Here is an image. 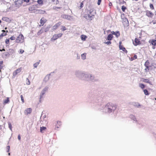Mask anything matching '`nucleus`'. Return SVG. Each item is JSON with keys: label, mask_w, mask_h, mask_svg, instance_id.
I'll return each instance as SVG.
<instances>
[{"label": "nucleus", "mask_w": 156, "mask_h": 156, "mask_svg": "<svg viewBox=\"0 0 156 156\" xmlns=\"http://www.w3.org/2000/svg\"><path fill=\"white\" fill-rule=\"evenodd\" d=\"M97 91L96 90L91 91L88 95L89 101L90 103L95 104V105L102 106L103 113L108 114L113 113L117 108V106L115 104L111 102L108 103L104 107V102L105 101L104 97L105 93L103 92L101 95H98Z\"/></svg>", "instance_id": "obj_1"}, {"label": "nucleus", "mask_w": 156, "mask_h": 156, "mask_svg": "<svg viewBox=\"0 0 156 156\" xmlns=\"http://www.w3.org/2000/svg\"><path fill=\"white\" fill-rule=\"evenodd\" d=\"M75 75L77 77L82 80L92 82L99 81V79L95 77L94 76L90 74H86L81 71H76L75 72Z\"/></svg>", "instance_id": "obj_2"}, {"label": "nucleus", "mask_w": 156, "mask_h": 156, "mask_svg": "<svg viewBox=\"0 0 156 156\" xmlns=\"http://www.w3.org/2000/svg\"><path fill=\"white\" fill-rule=\"evenodd\" d=\"M24 40V37L23 35L20 34L17 37L16 40V42L17 43H22Z\"/></svg>", "instance_id": "obj_3"}, {"label": "nucleus", "mask_w": 156, "mask_h": 156, "mask_svg": "<svg viewBox=\"0 0 156 156\" xmlns=\"http://www.w3.org/2000/svg\"><path fill=\"white\" fill-rule=\"evenodd\" d=\"M121 18L122 20V22L124 27L129 26V22L128 19L125 17L122 18V16H121Z\"/></svg>", "instance_id": "obj_4"}, {"label": "nucleus", "mask_w": 156, "mask_h": 156, "mask_svg": "<svg viewBox=\"0 0 156 156\" xmlns=\"http://www.w3.org/2000/svg\"><path fill=\"white\" fill-rule=\"evenodd\" d=\"M63 34L61 33L58 34H54L53 37L51 39V41H54L57 40L58 38H60L62 37Z\"/></svg>", "instance_id": "obj_5"}, {"label": "nucleus", "mask_w": 156, "mask_h": 156, "mask_svg": "<svg viewBox=\"0 0 156 156\" xmlns=\"http://www.w3.org/2000/svg\"><path fill=\"white\" fill-rule=\"evenodd\" d=\"M48 87L47 86L45 87L41 91L40 95V102H41V99L43 98V96L45 94L46 91L48 90Z\"/></svg>", "instance_id": "obj_6"}, {"label": "nucleus", "mask_w": 156, "mask_h": 156, "mask_svg": "<svg viewBox=\"0 0 156 156\" xmlns=\"http://www.w3.org/2000/svg\"><path fill=\"white\" fill-rule=\"evenodd\" d=\"M141 43L140 40L137 38L135 39L134 41H133V44L135 46H136L138 45L141 44Z\"/></svg>", "instance_id": "obj_7"}, {"label": "nucleus", "mask_w": 156, "mask_h": 156, "mask_svg": "<svg viewBox=\"0 0 156 156\" xmlns=\"http://www.w3.org/2000/svg\"><path fill=\"white\" fill-rule=\"evenodd\" d=\"M23 0H16L14 2V3L16 6L18 8H19L20 6L23 3Z\"/></svg>", "instance_id": "obj_8"}, {"label": "nucleus", "mask_w": 156, "mask_h": 156, "mask_svg": "<svg viewBox=\"0 0 156 156\" xmlns=\"http://www.w3.org/2000/svg\"><path fill=\"white\" fill-rule=\"evenodd\" d=\"M122 42L120 41L119 42V48L120 50H122L126 54L128 52L127 51L126 49V48L121 45Z\"/></svg>", "instance_id": "obj_9"}, {"label": "nucleus", "mask_w": 156, "mask_h": 156, "mask_svg": "<svg viewBox=\"0 0 156 156\" xmlns=\"http://www.w3.org/2000/svg\"><path fill=\"white\" fill-rule=\"evenodd\" d=\"M141 81L143 82L149 84L150 85H153L152 82L150 80L147 79H145L142 78H141Z\"/></svg>", "instance_id": "obj_10"}, {"label": "nucleus", "mask_w": 156, "mask_h": 156, "mask_svg": "<svg viewBox=\"0 0 156 156\" xmlns=\"http://www.w3.org/2000/svg\"><path fill=\"white\" fill-rule=\"evenodd\" d=\"M129 118L133 120V123H137L138 121L136 120L135 115L133 114H130L129 115Z\"/></svg>", "instance_id": "obj_11"}, {"label": "nucleus", "mask_w": 156, "mask_h": 156, "mask_svg": "<svg viewBox=\"0 0 156 156\" xmlns=\"http://www.w3.org/2000/svg\"><path fill=\"white\" fill-rule=\"evenodd\" d=\"M146 15L149 17L152 18L154 14L150 11L147 10L146 11Z\"/></svg>", "instance_id": "obj_12"}, {"label": "nucleus", "mask_w": 156, "mask_h": 156, "mask_svg": "<svg viewBox=\"0 0 156 156\" xmlns=\"http://www.w3.org/2000/svg\"><path fill=\"white\" fill-rule=\"evenodd\" d=\"M22 70V68L21 67L15 70L13 73V76L14 77L18 73H20Z\"/></svg>", "instance_id": "obj_13"}, {"label": "nucleus", "mask_w": 156, "mask_h": 156, "mask_svg": "<svg viewBox=\"0 0 156 156\" xmlns=\"http://www.w3.org/2000/svg\"><path fill=\"white\" fill-rule=\"evenodd\" d=\"M131 105H133L135 107L137 108H140L141 107V105L138 102H133L132 103Z\"/></svg>", "instance_id": "obj_14"}, {"label": "nucleus", "mask_w": 156, "mask_h": 156, "mask_svg": "<svg viewBox=\"0 0 156 156\" xmlns=\"http://www.w3.org/2000/svg\"><path fill=\"white\" fill-rule=\"evenodd\" d=\"M61 16L63 19H67L68 20H70L72 17L71 16L67 15L65 14L62 15Z\"/></svg>", "instance_id": "obj_15"}, {"label": "nucleus", "mask_w": 156, "mask_h": 156, "mask_svg": "<svg viewBox=\"0 0 156 156\" xmlns=\"http://www.w3.org/2000/svg\"><path fill=\"white\" fill-rule=\"evenodd\" d=\"M34 12L36 13V14L40 13L44 14L45 13L46 11L45 10H43L41 9H36V11H35Z\"/></svg>", "instance_id": "obj_16"}, {"label": "nucleus", "mask_w": 156, "mask_h": 156, "mask_svg": "<svg viewBox=\"0 0 156 156\" xmlns=\"http://www.w3.org/2000/svg\"><path fill=\"white\" fill-rule=\"evenodd\" d=\"M149 43H150L152 45L156 46V40L151 39L149 41Z\"/></svg>", "instance_id": "obj_17"}, {"label": "nucleus", "mask_w": 156, "mask_h": 156, "mask_svg": "<svg viewBox=\"0 0 156 156\" xmlns=\"http://www.w3.org/2000/svg\"><path fill=\"white\" fill-rule=\"evenodd\" d=\"M32 110V109L31 108H27L25 110L24 113L25 114L27 115L31 112Z\"/></svg>", "instance_id": "obj_18"}, {"label": "nucleus", "mask_w": 156, "mask_h": 156, "mask_svg": "<svg viewBox=\"0 0 156 156\" xmlns=\"http://www.w3.org/2000/svg\"><path fill=\"white\" fill-rule=\"evenodd\" d=\"M38 5V4H36V5H32V6L30 7L28 9L30 11H32L35 10V11H36V9H35V8L36 7H37Z\"/></svg>", "instance_id": "obj_19"}, {"label": "nucleus", "mask_w": 156, "mask_h": 156, "mask_svg": "<svg viewBox=\"0 0 156 156\" xmlns=\"http://www.w3.org/2000/svg\"><path fill=\"white\" fill-rule=\"evenodd\" d=\"M2 20H3V21H6V22H8V23H10L11 22V20L9 19L6 17H3Z\"/></svg>", "instance_id": "obj_20"}, {"label": "nucleus", "mask_w": 156, "mask_h": 156, "mask_svg": "<svg viewBox=\"0 0 156 156\" xmlns=\"http://www.w3.org/2000/svg\"><path fill=\"white\" fill-rule=\"evenodd\" d=\"M10 55H12L15 52V50L13 49H9L8 50H7Z\"/></svg>", "instance_id": "obj_21"}, {"label": "nucleus", "mask_w": 156, "mask_h": 156, "mask_svg": "<svg viewBox=\"0 0 156 156\" xmlns=\"http://www.w3.org/2000/svg\"><path fill=\"white\" fill-rule=\"evenodd\" d=\"M61 22H58V23L56 24L53 26V30H55L57 29V28L60 26V25Z\"/></svg>", "instance_id": "obj_22"}, {"label": "nucleus", "mask_w": 156, "mask_h": 156, "mask_svg": "<svg viewBox=\"0 0 156 156\" xmlns=\"http://www.w3.org/2000/svg\"><path fill=\"white\" fill-rule=\"evenodd\" d=\"M113 37V35H112V34H110L108 35L107 39L108 41H110L112 40Z\"/></svg>", "instance_id": "obj_23"}, {"label": "nucleus", "mask_w": 156, "mask_h": 156, "mask_svg": "<svg viewBox=\"0 0 156 156\" xmlns=\"http://www.w3.org/2000/svg\"><path fill=\"white\" fill-rule=\"evenodd\" d=\"M46 129V127L45 126L41 127L40 128V132L41 133H44V131Z\"/></svg>", "instance_id": "obj_24"}, {"label": "nucleus", "mask_w": 156, "mask_h": 156, "mask_svg": "<svg viewBox=\"0 0 156 156\" xmlns=\"http://www.w3.org/2000/svg\"><path fill=\"white\" fill-rule=\"evenodd\" d=\"M139 86L143 90H144V88H145L146 85L142 83H140L139 84Z\"/></svg>", "instance_id": "obj_25"}, {"label": "nucleus", "mask_w": 156, "mask_h": 156, "mask_svg": "<svg viewBox=\"0 0 156 156\" xmlns=\"http://www.w3.org/2000/svg\"><path fill=\"white\" fill-rule=\"evenodd\" d=\"M50 77L48 76V75H47L44 78L43 81L45 82H47L49 79Z\"/></svg>", "instance_id": "obj_26"}, {"label": "nucleus", "mask_w": 156, "mask_h": 156, "mask_svg": "<svg viewBox=\"0 0 156 156\" xmlns=\"http://www.w3.org/2000/svg\"><path fill=\"white\" fill-rule=\"evenodd\" d=\"M87 38V37L85 35L83 34L81 36V39L83 41H85Z\"/></svg>", "instance_id": "obj_27"}, {"label": "nucleus", "mask_w": 156, "mask_h": 156, "mask_svg": "<svg viewBox=\"0 0 156 156\" xmlns=\"http://www.w3.org/2000/svg\"><path fill=\"white\" fill-rule=\"evenodd\" d=\"M9 98L8 97H7L3 101V104H7L9 102Z\"/></svg>", "instance_id": "obj_28"}, {"label": "nucleus", "mask_w": 156, "mask_h": 156, "mask_svg": "<svg viewBox=\"0 0 156 156\" xmlns=\"http://www.w3.org/2000/svg\"><path fill=\"white\" fill-rule=\"evenodd\" d=\"M51 25H48L44 29V31L45 32H47L49 30L50 28H51Z\"/></svg>", "instance_id": "obj_29"}, {"label": "nucleus", "mask_w": 156, "mask_h": 156, "mask_svg": "<svg viewBox=\"0 0 156 156\" xmlns=\"http://www.w3.org/2000/svg\"><path fill=\"white\" fill-rule=\"evenodd\" d=\"M44 17H42L40 20V22L41 23V24L42 26H43L44 24V23H45L46 22V21H44Z\"/></svg>", "instance_id": "obj_30"}, {"label": "nucleus", "mask_w": 156, "mask_h": 156, "mask_svg": "<svg viewBox=\"0 0 156 156\" xmlns=\"http://www.w3.org/2000/svg\"><path fill=\"white\" fill-rule=\"evenodd\" d=\"M144 94L146 95H149L150 93L148 91L147 89H145L143 90Z\"/></svg>", "instance_id": "obj_31"}, {"label": "nucleus", "mask_w": 156, "mask_h": 156, "mask_svg": "<svg viewBox=\"0 0 156 156\" xmlns=\"http://www.w3.org/2000/svg\"><path fill=\"white\" fill-rule=\"evenodd\" d=\"M115 35L116 37H118L120 36V33L119 31L117 30L115 32Z\"/></svg>", "instance_id": "obj_32"}, {"label": "nucleus", "mask_w": 156, "mask_h": 156, "mask_svg": "<svg viewBox=\"0 0 156 156\" xmlns=\"http://www.w3.org/2000/svg\"><path fill=\"white\" fill-rule=\"evenodd\" d=\"M86 53H84L81 55V57L82 59L83 60H85L86 58Z\"/></svg>", "instance_id": "obj_33"}, {"label": "nucleus", "mask_w": 156, "mask_h": 156, "mask_svg": "<svg viewBox=\"0 0 156 156\" xmlns=\"http://www.w3.org/2000/svg\"><path fill=\"white\" fill-rule=\"evenodd\" d=\"M57 124L58 125L56 124V127L57 128H59L60 127V126L61 125V122L59 121H58L57 122Z\"/></svg>", "instance_id": "obj_34"}, {"label": "nucleus", "mask_w": 156, "mask_h": 156, "mask_svg": "<svg viewBox=\"0 0 156 156\" xmlns=\"http://www.w3.org/2000/svg\"><path fill=\"white\" fill-rule=\"evenodd\" d=\"M90 15L91 14H88L87 15V16H88V19H90V21L92 20L93 16H94V15H91V16H90Z\"/></svg>", "instance_id": "obj_35"}, {"label": "nucleus", "mask_w": 156, "mask_h": 156, "mask_svg": "<svg viewBox=\"0 0 156 156\" xmlns=\"http://www.w3.org/2000/svg\"><path fill=\"white\" fill-rule=\"evenodd\" d=\"M151 70H154V71L156 73V64H155V66H153V67L152 66Z\"/></svg>", "instance_id": "obj_36"}, {"label": "nucleus", "mask_w": 156, "mask_h": 156, "mask_svg": "<svg viewBox=\"0 0 156 156\" xmlns=\"http://www.w3.org/2000/svg\"><path fill=\"white\" fill-rule=\"evenodd\" d=\"M8 124L9 128L12 131V126L11 123L10 122H8Z\"/></svg>", "instance_id": "obj_37"}, {"label": "nucleus", "mask_w": 156, "mask_h": 156, "mask_svg": "<svg viewBox=\"0 0 156 156\" xmlns=\"http://www.w3.org/2000/svg\"><path fill=\"white\" fill-rule=\"evenodd\" d=\"M121 9L123 12H125V10L127 9V7L124 5H122L121 7Z\"/></svg>", "instance_id": "obj_38"}, {"label": "nucleus", "mask_w": 156, "mask_h": 156, "mask_svg": "<svg viewBox=\"0 0 156 156\" xmlns=\"http://www.w3.org/2000/svg\"><path fill=\"white\" fill-rule=\"evenodd\" d=\"M37 2L38 4L40 5H42L43 4L42 0H38Z\"/></svg>", "instance_id": "obj_39"}, {"label": "nucleus", "mask_w": 156, "mask_h": 156, "mask_svg": "<svg viewBox=\"0 0 156 156\" xmlns=\"http://www.w3.org/2000/svg\"><path fill=\"white\" fill-rule=\"evenodd\" d=\"M41 61V60H40L39 62H36L35 63H34V66L35 68H37V66L40 63V62Z\"/></svg>", "instance_id": "obj_40"}, {"label": "nucleus", "mask_w": 156, "mask_h": 156, "mask_svg": "<svg viewBox=\"0 0 156 156\" xmlns=\"http://www.w3.org/2000/svg\"><path fill=\"white\" fill-rule=\"evenodd\" d=\"M62 28H61V30L62 31H64L66 30V27L64 26H61Z\"/></svg>", "instance_id": "obj_41"}, {"label": "nucleus", "mask_w": 156, "mask_h": 156, "mask_svg": "<svg viewBox=\"0 0 156 156\" xmlns=\"http://www.w3.org/2000/svg\"><path fill=\"white\" fill-rule=\"evenodd\" d=\"M3 54H4L5 56V57H9L10 55L8 51L6 52L5 53H3Z\"/></svg>", "instance_id": "obj_42"}, {"label": "nucleus", "mask_w": 156, "mask_h": 156, "mask_svg": "<svg viewBox=\"0 0 156 156\" xmlns=\"http://www.w3.org/2000/svg\"><path fill=\"white\" fill-rule=\"evenodd\" d=\"M10 39H6L5 41V43L6 44H8L9 43Z\"/></svg>", "instance_id": "obj_43"}, {"label": "nucleus", "mask_w": 156, "mask_h": 156, "mask_svg": "<svg viewBox=\"0 0 156 156\" xmlns=\"http://www.w3.org/2000/svg\"><path fill=\"white\" fill-rule=\"evenodd\" d=\"M149 63H149V61L148 60H147V61H146V62H145L144 64V66H148Z\"/></svg>", "instance_id": "obj_44"}, {"label": "nucleus", "mask_w": 156, "mask_h": 156, "mask_svg": "<svg viewBox=\"0 0 156 156\" xmlns=\"http://www.w3.org/2000/svg\"><path fill=\"white\" fill-rule=\"evenodd\" d=\"M145 67H146V69H148V71H149V70H151V68L152 66H145Z\"/></svg>", "instance_id": "obj_45"}, {"label": "nucleus", "mask_w": 156, "mask_h": 156, "mask_svg": "<svg viewBox=\"0 0 156 156\" xmlns=\"http://www.w3.org/2000/svg\"><path fill=\"white\" fill-rule=\"evenodd\" d=\"M83 5H84V4H83V1L81 3H80V5L79 7L80 8V9H81L82 8H83Z\"/></svg>", "instance_id": "obj_46"}, {"label": "nucleus", "mask_w": 156, "mask_h": 156, "mask_svg": "<svg viewBox=\"0 0 156 156\" xmlns=\"http://www.w3.org/2000/svg\"><path fill=\"white\" fill-rule=\"evenodd\" d=\"M3 63V61H0V69H2V68L3 67V66H2Z\"/></svg>", "instance_id": "obj_47"}, {"label": "nucleus", "mask_w": 156, "mask_h": 156, "mask_svg": "<svg viewBox=\"0 0 156 156\" xmlns=\"http://www.w3.org/2000/svg\"><path fill=\"white\" fill-rule=\"evenodd\" d=\"M26 81H27L26 83L28 85H30V82L29 79L27 78H26Z\"/></svg>", "instance_id": "obj_48"}, {"label": "nucleus", "mask_w": 156, "mask_h": 156, "mask_svg": "<svg viewBox=\"0 0 156 156\" xmlns=\"http://www.w3.org/2000/svg\"><path fill=\"white\" fill-rule=\"evenodd\" d=\"M150 8L152 9H154V7L153 6V5L152 4L150 3Z\"/></svg>", "instance_id": "obj_49"}, {"label": "nucleus", "mask_w": 156, "mask_h": 156, "mask_svg": "<svg viewBox=\"0 0 156 156\" xmlns=\"http://www.w3.org/2000/svg\"><path fill=\"white\" fill-rule=\"evenodd\" d=\"M10 39L11 40H14L16 38L14 36H11L10 38Z\"/></svg>", "instance_id": "obj_50"}, {"label": "nucleus", "mask_w": 156, "mask_h": 156, "mask_svg": "<svg viewBox=\"0 0 156 156\" xmlns=\"http://www.w3.org/2000/svg\"><path fill=\"white\" fill-rule=\"evenodd\" d=\"M126 2L125 1H124L123 0L122 2H120V1H119V4L120 5H123L124 4H126Z\"/></svg>", "instance_id": "obj_51"}, {"label": "nucleus", "mask_w": 156, "mask_h": 156, "mask_svg": "<svg viewBox=\"0 0 156 156\" xmlns=\"http://www.w3.org/2000/svg\"><path fill=\"white\" fill-rule=\"evenodd\" d=\"M30 1H32V2L28 4V5H30L31 4H34L35 3V2H36V1L34 0H30Z\"/></svg>", "instance_id": "obj_52"}, {"label": "nucleus", "mask_w": 156, "mask_h": 156, "mask_svg": "<svg viewBox=\"0 0 156 156\" xmlns=\"http://www.w3.org/2000/svg\"><path fill=\"white\" fill-rule=\"evenodd\" d=\"M6 149H7V152H9V151H10V146L8 145L6 147Z\"/></svg>", "instance_id": "obj_53"}, {"label": "nucleus", "mask_w": 156, "mask_h": 156, "mask_svg": "<svg viewBox=\"0 0 156 156\" xmlns=\"http://www.w3.org/2000/svg\"><path fill=\"white\" fill-rule=\"evenodd\" d=\"M112 42L111 41H109L107 42H105V43L107 44V45H110L111 44Z\"/></svg>", "instance_id": "obj_54"}, {"label": "nucleus", "mask_w": 156, "mask_h": 156, "mask_svg": "<svg viewBox=\"0 0 156 156\" xmlns=\"http://www.w3.org/2000/svg\"><path fill=\"white\" fill-rule=\"evenodd\" d=\"M20 98H21V101H22V102H24V100L23 99V96L22 95H20Z\"/></svg>", "instance_id": "obj_55"}, {"label": "nucleus", "mask_w": 156, "mask_h": 156, "mask_svg": "<svg viewBox=\"0 0 156 156\" xmlns=\"http://www.w3.org/2000/svg\"><path fill=\"white\" fill-rule=\"evenodd\" d=\"M61 8V7H59L57 6H55L53 7V9H55L56 10H57V9H60Z\"/></svg>", "instance_id": "obj_56"}, {"label": "nucleus", "mask_w": 156, "mask_h": 156, "mask_svg": "<svg viewBox=\"0 0 156 156\" xmlns=\"http://www.w3.org/2000/svg\"><path fill=\"white\" fill-rule=\"evenodd\" d=\"M7 35V34L6 33H2L1 35L2 37H4V36H5L6 35Z\"/></svg>", "instance_id": "obj_57"}, {"label": "nucleus", "mask_w": 156, "mask_h": 156, "mask_svg": "<svg viewBox=\"0 0 156 156\" xmlns=\"http://www.w3.org/2000/svg\"><path fill=\"white\" fill-rule=\"evenodd\" d=\"M101 2V0H98L97 4L98 5H100Z\"/></svg>", "instance_id": "obj_58"}, {"label": "nucleus", "mask_w": 156, "mask_h": 156, "mask_svg": "<svg viewBox=\"0 0 156 156\" xmlns=\"http://www.w3.org/2000/svg\"><path fill=\"white\" fill-rule=\"evenodd\" d=\"M24 50H23L22 49H20V53L21 54H23L24 52Z\"/></svg>", "instance_id": "obj_59"}, {"label": "nucleus", "mask_w": 156, "mask_h": 156, "mask_svg": "<svg viewBox=\"0 0 156 156\" xmlns=\"http://www.w3.org/2000/svg\"><path fill=\"white\" fill-rule=\"evenodd\" d=\"M23 1L24 2H26L27 3L30 2V0H23Z\"/></svg>", "instance_id": "obj_60"}, {"label": "nucleus", "mask_w": 156, "mask_h": 156, "mask_svg": "<svg viewBox=\"0 0 156 156\" xmlns=\"http://www.w3.org/2000/svg\"><path fill=\"white\" fill-rule=\"evenodd\" d=\"M80 55H79L78 53L77 54V59H80Z\"/></svg>", "instance_id": "obj_61"}, {"label": "nucleus", "mask_w": 156, "mask_h": 156, "mask_svg": "<svg viewBox=\"0 0 156 156\" xmlns=\"http://www.w3.org/2000/svg\"><path fill=\"white\" fill-rule=\"evenodd\" d=\"M112 5V3L111 2H110L108 4V6L110 7V8H111V6Z\"/></svg>", "instance_id": "obj_62"}, {"label": "nucleus", "mask_w": 156, "mask_h": 156, "mask_svg": "<svg viewBox=\"0 0 156 156\" xmlns=\"http://www.w3.org/2000/svg\"><path fill=\"white\" fill-rule=\"evenodd\" d=\"M133 59H137V56L136 55H134V56L133 57Z\"/></svg>", "instance_id": "obj_63"}, {"label": "nucleus", "mask_w": 156, "mask_h": 156, "mask_svg": "<svg viewBox=\"0 0 156 156\" xmlns=\"http://www.w3.org/2000/svg\"><path fill=\"white\" fill-rule=\"evenodd\" d=\"M87 14H85L84 16V17L87 20H88V16H87Z\"/></svg>", "instance_id": "obj_64"}]
</instances>
